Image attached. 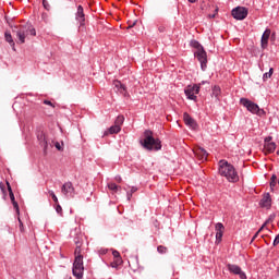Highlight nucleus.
I'll return each instance as SVG.
<instances>
[{
    "mask_svg": "<svg viewBox=\"0 0 279 279\" xmlns=\"http://www.w3.org/2000/svg\"><path fill=\"white\" fill-rule=\"evenodd\" d=\"M194 154L198 158V160H201V161L207 160L208 154L204 148H202V147L195 148Z\"/></svg>",
    "mask_w": 279,
    "mask_h": 279,
    "instance_id": "obj_13",
    "label": "nucleus"
},
{
    "mask_svg": "<svg viewBox=\"0 0 279 279\" xmlns=\"http://www.w3.org/2000/svg\"><path fill=\"white\" fill-rule=\"evenodd\" d=\"M210 17H215V14L210 15Z\"/></svg>",
    "mask_w": 279,
    "mask_h": 279,
    "instance_id": "obj_51",
    "label": "nucleus"
},
{
    "mask_svg": "<svg viewBox=\"0 0 279 279\" xmlns=\"http://www.w3.org/2000/svg\"><path fill=\"white\" fill-rule=\"evenodd\" d=\"M37 138L39 141V144L44 147V150L46 153V149L48 147V143H47V138H46V135L45 133H43V131H40L37 135Z\"/></svg>",
    "mask_w": 279,
    "mask_h": 279,
    "instance_id": "obj_16",
    "label": "nucleus"
},
{
    "mask_svg": "<svg viewBox=\"0 0 279 279\" xmlns=\"http://www.w3.org/2000/svg\"><path fill=\"white\" fill-rule=\"evenodd\" d=\"M189 2H190V3H195V2H196V0H189Z\"/></svg>",
    "mask_w": 279,
    "mask_h": 279,
    "instance_id": "obj_49",
    "label": "nucleus"
},
{
    "mask_svg": "<svg viewBox=\"0 0 279 279\" xmlns=\"http://www.w3.org/2000/svg\"><path fill=\"white\" fill-rule=\"evenodd\" d=\"M278 155H279V151H278Z\"/></svg>",
    "mask_w": 279,
    "mask_h": 279,
    "instance_id": "obj_52",
    "label": "nucleus"
},
{
    "mask_svg": "<svg viewBox=\"0 0 279 279\" xmlns=\"http://www.w3.org/2000/svg\"><path fill=\"white\" fill-rule=\"evenodd\" d=\"M141 145L146 150H160L161 149V142L159 140H155L153 135V131H145L144 140L141 141Z\"/></svg>",
    "mask_w": 279,
    "mask_h": 279,
    "instance_id": "obj_3",
    "label": "nucleus"
},
{
    "mask_svg": "<svg viewBox=\"0 0 279 279\" xmlns=\"http://www.w3.org/2000/svg\"><path fill=\"white\" fill-rule=\"evenodd\" d=\"M241 104L253 114H257L259 117L265 114L264 109H259L258 105L252 102V100H247V98H241Z\"/></svg>",
    "mask_w": 279,
    "mask_h": 279,
    "instance_id": "obj_4",
    "label": "nucleus"
},
{
    "mask_svg": "<svg viewBox=\"0 0 279 279\" xmlns=\"http://www.w3.org/2000/svg\"><path fill=\"white\" fill-rule=\"evenodd\" d=\"M272 74H274V68H270L269 72H266L264 74V81L271 78Z\"/></svg>",
    "mask_w": 279,
    "mask_h": 279,
    "instance_id": "obj_25",
    "label": "nucleus"
},
{
    "mask_svg": "<svg viewBox=\"0 0 279 279\" xmlns=\"http://www.w3.org/2000/svg\"><path fill=\"white\" fill-rule=\"evenodd\" d=\"M199 93V85H189L186 88H185V95L187 96V98L190 100H196L197 99V96Z\"/></svg>",
    "mask_w": 279,
    "mask_h": 279,
    "instance_id": "obj_7",
    "label": "nucleus"
},
{
    "mask_svg": "<svg viewBox=\"0 0 279 279\" xmlns=\"http://www.w3.org/2000/svg\"><path fill=\"white\" fill-rule=\"evenodd\" d=\"M278 183H279V180H278Z\"/></svg>",
    "mask_w": 279,
    "mask_h": 279,
    "instance_id": "obj_53",
    "label": "nucleus"
},
{
    "mask_svg": "<svg viewBox=\"0 0 279 279\" xmlns=\"http://www.w3.org/2000/svg\"><path fill=\"white\" fill-rule=\"evenodd\" d=\"M5 40L11 45V47H13V49H14V46H15V44H14V41H13V37H12V35H11V33H5Z\"/></svg>",
    "mask_w": 279,
    "mask_h": 279,
    "instance_id": "obj_21",
    "label": "nucleus"
},
{
    "mask_svg": "<svg viewBox=\"0 0 279 279\" xmlns=\"http://www.w3.org/2000/svg\"><path fill=\"white\" fill-rule=\"evenodd\" d=\"M184 122L187 126H190L192 130H197L198 124L197 122L194 120V118H192L190 116V113H184L183 116Z\"/></svg>",
    "mask_w": 279,
    "mask_h": 279,
    "instance_id": "obj_10",
    "label": "nucleus"
},
{
    "mask_svg": "<svg viewBox=\"0 0 279 279\" xmlns=\"http://www.w3.org/2000/svg\"><path fill=\"white\" fill-rule=\"evenodd\" d=\"M109 190L117 192L118 190H121V187H119L118 185H116L114 183H110L108 184Z\"/></svg>",
    "mask_w": 279,
    "mask_h": 279,
    "instance_id": "obj_28",
    "label": "nucleus"
},
{
    "mask_svg": "<svg viewBox=\"0 0 279 279\" xmlns=\"http://www.w3.org/2000/svg\"><path fill=\"white\" fill-rule=\"evenodd\" d=\"M221 89L220 87H218L217 85H215L214 89H213V96H215L216 98L220 95Z\"/></svg>",
    "mask_w": 279,
    "mask_h": 279,
    "instance_id": "obj_26",
    "label": "nucleus"
},
{
    "mask_svg": "<svg viewBox=\"0 0 279 279\" xmlns=\"http://www.w3.org/2000/svg\"><path fill=\"white\" fill-rule=\"evenodd\" d=\"M216 239L217 243H220L222 241L223 232H225V227L222 223H217L216 225Z\"/></svg>",
    "mask_w": 279,
    "mask_h": 279,
    "instance_id": "obj_15",
    "label": "nucleus"
},
{
    "mask_svg": "<svg viewBox=\"0 0 279 279\" xmlns=\"http://www.w3.org/2000/svg\"><path fill=\"white\" fill-rule=\"evenodd\" d=\"M77 246H76V250H75V257L76 256H82L81 255V244L78 242H76Z\"/></svg>",
    "mask_w": 279,
    "mask_h": 279,
    "instance_id": "obj_33",
    "label": "nucleus"
},
{
    "mask_svg": "<svg viewBox=\"0 0 279 279\" xmlns=\"http://www.w3.org/2000/svg\"><path fill=\"white\" fill-rule=\"evenodd\" d=\"M43 5H44L45 10L50 11L51 5L49 4L48 0H43Z\"/></svg>",
    "mask_w": 279,
    "mask_h": 279,
    "instance_id": "obj_29",
    "label": "nucleus"
},
{
    "mask_svg": "<svg viewBox=\"0 0 279 279\" xmlns=\"http://www.w3.org/2000/svg\"><path fill=\"white\" fill-rule=\"evenodd\" d=\"M54 146H56V148H57L59 151L62 150V147H61L60 143L57 142V143L54 144Z\"/></svg>",
    "mask_w": 279,
    "mask_h": 279,
    "instance_id": "obj_39",
    "label": "nucleus"
},
{
    "mask_svg": "<svg viewBox=\"0 0 279 279\" xmlns=\"http://www.w3.org/2000/svg\"><path fill=\"white\" fill-rule=\"evenodd\" d=\"M228 269H229L230 272H232L233 275L240 276L241 279H247L245 272L242 271L241 267H239L238 265L229 264V265H228Z\"/></svg>",
    "mask_w": 279,
    "mask_h": 279,
    "instance_id": "obj_9",
    "label": "nucleus"
},
{
    "mask_svg": "<svg viewBox=\"0 0 279 279\" xmlns=\"http://www.w3.org/2000/svg\"><path fill=\"white\" fill-rule=\"evenodd\" d=\"M157 251L160 253V254H166L168 252V248L166 246H158Z\"/></svg>",
    "mask_w": 279,
    "mask_h": 279,
    "instance_id": "obj_31",
    "label": "nucleus"
},
{
    "mask_svg": "<svg viewBox=\"0 0 279 279\" xmlns=\"http://www.w3.org/2000/svg\"><path fill=\"white\" fill-rule=\"evenodd\" d=\"M133 25L128 26V28H132Z\"/></svg>",
    "mask_w": 279,
    "mask_h": 279,
    "instance_id": "obj_50",
    "label": "nucleus"
},
{
    "mask_svg": "<svg viewBox=\"0 0 279 279\" xmlns=\"http://www.w3.org/2000/svg\"><path fill=\"white\" fill-rule=\"evenodd\" d=\"M61 192L64 196H69L74 194L75 189L73 187V184L71 182H66L61 187Z\"/></svg>",
    "mask_w": 279,
    "mask_h": 279,
    "instance_id": "obj_12",
    "label": "nucleus"
},
{
    "mask_svg": "<svg viewBox=\"0 0 279 279\" xmlns=\"http://www.w3.org/2000/svg\"><path fill=\"white\" fill-rule=\"evenodd\" d=\"M76 21H78L81 23V26H84L85 13H84V9L81 4L77 7Z\"/></svg>",
    "mask_w": 279,
    "mask_h": 279,
    "instance_id": "obj_14",
    "label": "nucleus"
},
{
    "mask_svg": "<svg viewBox=\"0 0 279 279\" xmlns=\"http://www.w3.org/2000/svg\"><path fill=\"white\" fill-rule=\"evenodd\" d=\"M260 206L267 209L271 207V197L269 194H266L264 198L260 201Z\"/></svg>",
    "mask_w": 279,
    "mask_h": 279,
    "instance_id": "obj_17",
    "label": "nucleus"
},
{
    "mask_svg": "<svg viewBox=\"0 0 279 279\" xmlns=\"http://www.w3.org/2000/svg\"><path fill=\"white\" fill-rule=\"evenodd\" d=\"M276 181H277V175L274 174V175L271 177V182H270V187H271V190L276 186Z\"/></svg>",
    "mask_w": 279,
    "mask_h": 279,
    "instance_id": "obj_32",
    "label": "nucleus"
},
{
    "mask_svg": "<svg viewBox=\"0 0 279 279\" xmlns=\"http://www.w3.org/2000/svg\"><path fill=\"white\" fill-rule=\"evenodd\" d=\"M204 84H207V82L206 81H203V83H199V90H201V85H204Z\"/></svg>",
    "mask_w": 279,
    "mask_h": 279,
    "instance_id": "obj_47",
    "label": "nucleus"
},
{
    "mask_svg": "<svg viewBox=\"0 0 279 279\" xmlns=\"http://www.w3.org/2000/svg\"><path fill=\"white\" fill-rule=\"evenodd\" d=\"M0 189L4 193V185L2 183H0Z\"/></svg>",
    "mask_w": 279,
    "mask_h": 279,
    "instance_id": "obj_45",
    "label": "nucleus"
},
{
    "mask_svg": "<svg viewBox=\"0 0 279 279\" xmlns=\"http://www.w3.org/2000/svg\"><path fill=\"white\" fill-rule=\"evenodd\" d=\"M136 191H137L136 187H132L131 193L133 194V193H135Z\"/></svg>",
    "mask_w": 279,
    "mask_h": 279,
    "instance_id": "obj_46",
    "label": "nucleus"
},
{
    "mask_svg": "<svg viewBox=\"0 0 279 279\" xmlns=\"http://www.w3.org/2000/svg\"><path fill=\"white\" fill-rule=\"evenodd\" d=\"M123 123H124V116H118L114 124L121 128Z\"/></svg>",
    "mask_w": 279,
    "mask_h": 279,
    "instance_id": "obj_23",
    "label": "nucleus"
},
{
    "mask_svg": "<svg viewBox=\"0 0 279 279\" xmlns=\"http://www.w3.org/2000/svg\"><path fill=\"white\" fill-rule=\"evenodd\" d=\"M248 10L245 7H236L232 10V16L235 20L243 21L247 17Z\"/></svg>",
    "mask_w": 279,
    "mask_h": 279,
    "instance_id": "obj_6",
    "label": "nucleus"
},
{
    "mask_svg": "<svg viewBox=\"0 0 279 279\" xmlns=\"http://www.w3.org/2000/svg\"><path fill=\"white\" fill-rule=\"evenodd\" d=\"M112 255H113L114 259L121 258L120 253L117 252V251H114V252L112 253Z\"/></svg>",
    "mask_w": 279,
    "mask_h": 279,
    "instance_id": "obj_38",
    "label": "nucleus"
},
{
    "mask_svg": "<svg viewBox=\"0 0 279 279\" xmlns=\"http://www.w3.org/2000/svg\"><path fill=\"white\" fill-rule=\"evenodd\" d=\"M270 36H271L270 28H266V31L263 34V37L260 39V46H262L263 49H267L268 48V43H269Z\"/></svg>",
    "mask_w": 279,
    "mask_h": 279,
    "instance_id": "obj_11",
    "label": "nucleus"
},
{
    "mask_svg": "<svg viewBox=\"0 0 279 279\" xmlns=\"http://www.w3.org/2000/svg\"><path fill=\"white\" fill-rule=\"evenodd\" d=\"M271 37V41H275L276 40V33H272V35H270Z\"/></svg>",
    "mask_w": 279,
    "mask_h": 279,
    "instance_id": "obj_43",
    "label": "nucleus"
},
{
    "mask_svg": "<svg viewBox=\"0 0 279 279\" xmlns=\"http://www.w3.org/2000/svg\"><path fill=\"white\" fill-rule=\"evenodd\" d=\"M276 150V144L275 143H268L264 145V153L266 155L272 154Z\"/></svg>",
    "mask_w": 279,
    "mask_h": 279,
    "instance_id": "obj_18",
    "label": "nucleus"
},
{
    "mask_svg": "<svg viewBox=\"0 0 279 279\" xmlns=\"http://www.w3.org/2000/svg\"><path fill=\"white\" fill-rule=\"evenodd\" d=\"M279 244V234L277 235V238L275 239L274 245L277 246Z\"/></svg>",
    "mask_w": 279,
    "mask_h": 279,
    "instance_id": "obj_42",
    "label": "nucleus"
},
{
    "mask_svg": "<svg viewBox=\"0 0 279 279\" xmlns=\"http://www.w3.org/2000/svg\"><path fill=\"white\" fill-rule=\"evenodd\" d=\"M84 266H83V256H76L73 264V275L81 279L83 277Z\"/></svg>",
    "mask_w": 279,
    "mask_h": 279,
    "instance_id": "obj_5",
    "label": "nucleus"
},
{
    "mask_svg": "<svg viewBox=\"0 0 279 279\" xmlns=\"http://www.w3.org/2000/svg\"><path fill=\"white\" fill-rule=\"evenodd\" d=\"M123 263L122 258H114V260L111 263L112 268H118Z\"/></svg>",
    "mask_w": 279,
    "mask_h": 279,
    "instance_id": "obj_22",
    "label": "nucleus"
},
{
    "mask_svg": "<svg viewBox=\"0 0 279 279\" xmlns=\"http://www.w3.org/2000/svg\"><path fill=\"white\" fill-rule=\"evenodd\" d=\"M131 197H132V193L131 194L128 193V199L129 201L131 199Z\"/></svg>",
    "mask_w": 279,
    "mask_h": 279,
    "instance_id": "obj_48",
    "label": "nucleus"
},
{
    "mask_svg": "<svg viewBox=\"0 0 279 279\" xmlns=\"http://www.w3.org/2000/svg\"><path fill=\"white\" fill-rule=\"evenodd\" d=\"M44 104L47 105V106H51L54 108V106L52 105V102H50V100H44Z\"/></svg>",
    "mask_w": 279,
    "mask_h": 279,
    "instance_id": "obj_40",
    "label": "nucleus"
},
{
    "mask_svg": "<svg viewBox=\"0 0 279 279\" xmlns=\"http://www.w3.org/2000/svg\"><path fill=\"white\" fill-rule=\"evenodd\" d=\"M219 173L231 183H236L240 180L234 167L225 160L220 161Z\"/></svg>",
    "mask_w": 279,
    "mask_h": 279,
    "instance_id": "obj_2",
    "label": "nucleus"
},
{
    "mask_svg": "<svg viewBox=\"0 0 279 279\" xmlns=\"http://www.w3.org/2000/svg\"><path fill=\"white\" fill-rule=\"evenodd\" d=\"M195 57L201 62L202 70L205 71L206 68H207V53H206V51L204 49L203 50H197L195 52Z\"/></svg>",
    "mask_w": 279,
    "mask_h": 279,
    "instance_id": "obj_8",
    "label": "nucleus"
},
{
    "mask_svg": "<svg viewBox=\"0 0 279 279\" xmlns=\"http://www.w3.org/2000/svg\"><path fill=\"white\" fill-rule=\"evenodd\" d=\"M267 222L258 230V232L254 235L253 241L258 236V234L265 229Z\"/></svg>",
    "mask_w": 279,
    "mask_h": 279,
    "instance_id": "obj_36",
    "label": "nucleus"
},
{
    "mask_svg": "<svg viewBox=\"0 0 279 279\" xmlns=\"http://www.w3.org/2000/svg\"><path fill=\"white\" fill-rule=\"evenodd\" d=\"M272 137H266L265 144H271Z\"/></svg>",
    "mask_w": 279,
    "mask_h": 279,
    "instance_id": "obj_41",
    "label": "nucleus"
},
{
    "mask_svg": "<svg viewBox=\"0 0 279 279\" xmlns=\"http://www.w3.org/2000/svg\"><path fill=\"white\" fill-rule=\"evenodd\" d=\"M7 185H8V190H9L10 199H11V202H12V204H13V203L15 202L14 194H13V192H12V189H11L9 182H7Z\"/></svg>",
    "mask_w": 279,
    "mask_h": 279,
    "instance_id": "obj_24",
    "label": "nucleus"
},
{
    "mask_svg": "<svg viewBox=\"0 0 279 279\" xmlns=\"http://www.w3.org/2000/svg\"><path fill=\"white\" fill-rule=\"evenodd\" d=\"M13 34L16 36V43L19 45L25 44V39H28V36H36L35 27L31 23L24 25L14 26Z\"/></svg>",
    "mask_w": 279,
    "mask_h": 279,
    "instance_id": "obj_1",
    "label": "nucleus"
},
{
    "mask_svg": "<svg viewBox=\"0 0 279 279\" xmlns=\"http://www.w3.org/2000/svg\"><path fill=\"white\" fill-rule=\"evenodd\" d=\"M56 211L62 217L63 216V209L62 207L58 204H56Z\"/></svg>",
    "mask_w": 279,
    "mask_h": 279,
    "instance_id": "obj_30",
    "label": "nucleus"
},
{
    "mask_svg": "<svg viewBox=\"0 0 279 279\" xmlns=\"http://www.w3.org/2000/svg\"><path fill=\"white\" fill-rule=\"evenodd\" d=\"M15 211H16V215L20 216V207H19V204L16 202L12 203Z\"/></svg>",
    "mask_w": 279,
    "mask_h": 279,
    "instance_id": "obj_35",
    "label": "nucleus"
},
{
    "mask_svg": "<svg viewBox=\"0 0 279 279\" xmlns=\"http://www.w3.org/2000/svg\"><path fill=\"white\" fill-rule=\"evenodd\" d=\"M192 46L197 49V51H202L204 48L199 45V41H192Z\"/></svg>",
    "mask_w": 279,
    "mask_h": 279,
    "instance_id": "obj_27",
    "label": "nucleus"
},
{
    "mask_svg": "<svg viewBox=\"0 0 279 279\" xmlns=\"http://www.w3.org/2000/svg\"><path fill=\"white\" fill-rule=\"evenodd\" d=\"M19 223H20V231L23 233L24 232V226L22 220L19 218Z\"/></svg>",
    "mask_w": 279,
    "mask_h": 279,
    "instance_id": "obj_37",
    "label": "nucleus"
},
{
    "mask_svg": "<svg viewBox=\"0 0 279 279\" xmlns=\"http://www.w3.org/2000/svg\"><path fill=\"white\" fill-rule=\"evenodd\" d=\"M116 181L119 182V183H121V182H122L121 177H117V178H116Z\"/></svg>",
    "mask_w": 279,
    "mask_h": 279,
    "instance_id": "obj_44",
    "label": "nucleus"
},
{
    "mask_svg": "<svg viewBox=\"0 0 279 279\" xmlns=\"http://www.w3.org/2000/svg\"><path fill=\"white\" fill-rule=\"evenodd\" d=\"M113 85L121 92V94L126 95V87L120 81H114Z\"/></svg>",
    "mask_w": 279,
    "mask_h": 279,
    "instance_id": "obj_19",
    "label": "nucleus"
},
{
    "mask_svg": "<svg viewBox=\"0 0 279 279\" xmlns=\"http://www.w3.org/2000/svg\"><path fill=\"white\" fill-rule=\"evenodd\" d=\"M49 195L52 197V199H53V202H54L56 204L59 203L58 197L54 195V193H53L52 191H49Z\"/></svg>",
    "mask_w": 279,
    "mask_h": 279,
    "instance_id": "obj_34",
    "label": "nucleus"
},
{
    "mask_svg": "<svg viewBox=\"0 0 279 279\" xmlns=\"http://www.w3.org/2000/svg\"><path fill=\"white\" fill-rule=\"evenodd\" d=\"M121 131V126H118L117 124H113V126H110L109 131H105V136L110 134H118Z\"/></svg>",
    "mask_w": 279,
    "mask_h": 279,
    "instance_id": "obj_20",
    "label": "nucleus"
}]
</instances>
